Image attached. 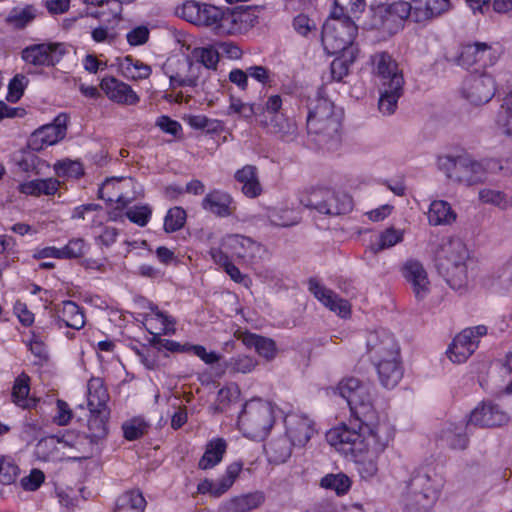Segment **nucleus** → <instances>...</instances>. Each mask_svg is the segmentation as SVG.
Here are the masks:
<instances>
[{"mask_svg":"<svg viewBox=\"0 0 512 512\" xmlns=\"http://www.w3.org/2000/svg\"><path fill=\"white\" fill-rule=\"evenodd\" d=\"M292 446L293 444L287 436L271 440L265 445L268 460L275 464L284 463L291 456Z\"/></svg>","mask_w":512,"mask_h":512,"instance_id":"38","label":"nucleus"},{"mask_svg":"<svg viewBox=\"0 0 512 512\" xmlns=\"http://www.w3.org/2000/svg\"><path fill=\"white\" fill-rule=\"evenodd\" d=\"M508 422L507 413L492 401H482L470 413L468 424L479 427H496Z\"/></svg>","mask_w":512,"mask_h":512,"instance_id":"19","label":"nucleus"},{"mask_svg":"<svg viewBox=\"0 0 512 512\" xmlns=\"http://www.w3.org/2000/svg\"><path fill=\"white\" fill-rule=\"evenodd\" d=\"M257 365V361L247 355H237L225 362V368L231 373H250Z\"/></svg>","mask_w":512,"mask_h":512,"instance_id":"54","label":"nucleus"},{"mask_svg":"<svg viewBox=\"0 0 512 512\" xmlns=\"http://www.w3.org/2000/svg\"><path fill=\"white\" fill-rule=\"evenodd\" d=\"M443 478L434 471H419L410 479L403 498L406 512H427L436 503Z\"/></svg>","mask_w":512,"mask_h":512,"instance_id":"5","label":"nucleus"},{"mask_svg":"<svg viewBox=\"0 0 512 512\" xmlns=\"http://www.w3.org/2000/svg\"><path fill=\"white\" fill-rule=\"evenodd\" d=\"M62 248L64 259H78L86 254L88 245L83 238H72Z\"/></svg>","mask_w":512,"mask_h":512,"instance_id":"62","label":"nucleus"},{"mask_svg":"<svg viewBox=\"0 0 512 512\" xmlns=\"http://www.w3.org/2000/svg\"><path fill=\"white\" fill-rule=\"evenodd\" d=\"M222 10L219 8L206 4L200 3V13L198 19V26H212L218 25L219 19H221Z\"/></svg>","mask_w":512,"mask_h":512,"instance_id":"59","label":"nucleus"},{"mask_svg":"<svg viewBox=\"0 0 512 512\" xmlns=\"http://www.w3.org/2000/svg\"><path fill=\"white\" fill-rule=\"evenodd\" d=\"M409 18L415 23H426L451 9L450 0H411Z\"/></svg>","mask_w":512,"mask_h":512,"instance_id":"20","label":"nucleus"},{"mask_svg":"<svg viewBox=\"0 0 512 512\" xmlns=\"http://www.w3.org/2000/svg\"><path fill=\"white\" fill-rule=\"evenodd\" d=\"M285 426L286 436L296 447H304L316 432L314 421L305 415H287Z\"/></svg>","mask_w":512,"mask_h":512,"instance_id":"21","label":"nucleus"},{"mask_svg":"<svg viewBox=\"0 0 512 512\" xmlns=\"http://www.w3.org/2000/svg\"><path fill=\"white\" fill-rule=\"evenodd\" d=\"M264 501V494L257 491L254 493L234 497L225 502L221 509L223 512H250L251 510L261 506Z\"/></svg>","mask_w":512,"mask_h":512,"instance_id":"34","label":"nucleus"},{"mask_svg":"<svg viewBox=\"0 0 512 512\" xmlns=\"http://www.w3.org/2000/svg\"><path fill=\"white\" fill-rule=\"evenodd\" d=\"M367 352L372 362L400 357L399 345L393 334L386 329L370 332L366 340Z\"/></svg>","mask_w":512,"mask_h":512,"instance_id":"16","label":"nucleus"},{"mask_svg":"<svg viewBox=\"0 0 512 512\" xmlns=\"http://www.w3.org/2000/svg\"><path fill=\"white\" fill-rule=\"evenodd\" d=\"M148 308L153 316L146 315L145 320L151 325L153 321L160 323L159 332L157 334L171 335L175 333L176 320L173 317L159 310L158 306L153 303H149Z\"/></svg>","mask_w":512,"mask_h":512,"instance_id":"51","label":"nucleus"},{"mask_svg":"<svg viewBox=\"0 0 512 512\" xmlns=\"http://www.w3.org/2000/svg\"><path fill=\"white\" fill-rule=\"evenodd\" d=\"M299 201L304 207L325 215L345 214L352 209V199L348 194L323 187L301 192Z\"/></svg>","mask_w":512,"mask_h":512,"instance_id":"9","label":"nucleus"},{"mask_svg":"<svg viewBox=\"0 0 512 512\" xmlns=\"http://www.w3.org/2000/svg\"><path fill=\"white\" fill-rule=\"evenodd\" d=\"M402 275L410 285L418 301L425 299L431 290V283L424 266L418 260H407L402 269Z\"/></svg>","mask_w":512,"mask_h":512,"instance_id":"18","label":"nucleus"},{"mask_svg":"<svg viewBox=\"0 0 512 512\" xmlns=\"http://www.w3.org/2000/svg\"><path fill=\"white\" fill-rule=\"evenodd\" d=\"M478 199L484 204L493 205L500 209H507L506 194L503 191L482 188L478 192Z\"/></svg>","mask_w":512,"mask_h":512,"instance_id":"57","label":"nucleus"},{"mask_svg":"<svg viewBox=\"0 0 512 512\" xmlns=\"http://www.w3.org/2000/svg\"><path fill=\"white\" fill-rule=\"evenodd\" d=\"M485 286L494 293L508 292L512 287V269L510 267L497 269L485 280Z\"/></svg>","mask_w":512,"mask_h":512,"instance_id":"44","label":"nucleus"},{"mask_svg":"<svg viewBox=\"0 0 512 512\" xmlns=\"http://www.w3.org/2000/svg\"><path fill=\"white\" fill-rule=\"evenodd\" d=\"M56 322L59 328L62 325L80 330L85 325V317L80 307L73 301H63L55 309Z\"/></svg>","mask_w":512,"mask_h":512,"instance_id":"29","label":"nucleus"},{"mask_svg":"<svg viewBox=\"0 0 512 512\" xmlns=\"http://www.w3.org/2000/svg\"><path fill=\"white\" fill-rule=\"evenodd\" d=\"M373 363L376 367L379 381L383 387L392 389L398 385L404 373L400 357L387 358Z\"/></svg>","mask_w":512,"mask_h":512,"instance_id":"28","label":"nucleus"},{"mask_svg":"<svg viewBox=\"0 0 512 512\" xmlns=\"http://www.w3.org/2000/svg\"><path fill=\"white\" fill-rule=\"evenodd\" d=\"M60 442L61 438L55 436L41 439L35 448L37 457L44 461H55L60 459V450L63 449Z\"/></svg>","mask_w":512,"mask_h":512,"instance_id":"47","label":"nucleus"},{"mask_svg":"<svg viewBox=\"0 0 512 512\" xmlns=\"http://www.w3.org/2000/svg\"><path fill=\"white\" fill-rule=\"evenodd\" d=\"M308 289L318 301L340 317L345 318L350 315L349 302L339 297L333 290L322 285L318 280L310 279Z\"/></svg>","mask_w":512,"mask_h":512,"instance_id":"23","label":"nucleus"},{"mask_svg":"<svg viewBox=\"0 0 512 512\" xmlns=\"http://www.w3.org/2000/svg\"><path fill=\"white\" fill-rule=\"evenodd\" d=\"M357 30V25L350 17L338 15L334 11L322 29L321 40L325 52L329 55H337L353 42Z\"/></svg>","mask_w":512,"mask_h":512,"instance_id":"10","label":"nucleus"},{"mask_svg":"<svg viewBox=\"0 0 512 512\" xmlns=\"http://www.w3.org/2000/svg\"><path fill=\"white\" fill-rule=\"evenodd\" d=\"M403 238V230L389 227L379 234L376 242L371 243L370 249L374 254H377L382 250L389 249L402 242Z\"/></svg>","mask_w":512,"mask_h":512,"instance_id":"49","label":"nucleus"},{"mask_svg":"<svg viewBox=\"0 0 512 512\" xmlns=\"http://www.w3.org/2000/svg\"><path fill=\"white\" fill-rule=\"evenodd\" d=\"M409 11L406 1L386 3L374 0L358 19L363 29L378 30L387 36H393L404 28Z\"/></svg>","mask_w":512,"mask_h":512,"instance_id":"3","label":"nucleus"},{"mask_svg":"<svg viewBox=\"0 0 512 512\" xmlns=\"http://www.w3.org/2000/svg\"><path fill=\"white\" fill-rule=\"evenodd\" d=\"M186 221V212L181 207H173L168 210L164 219V230L168 233L180 230Z\"/></svg>","mask_w":512,"mask_h":512,"instance_id":"55","label":"nucleus"},{"mask_svg":"<svg viewBox=\"0 0 512 512\" xmlns=\"http://www.w3.org/2000/svg\"><path fill=\"white\" fill-rule=\"evenodd\" d=\"M468 261V248L460 238H450L441 245L437 266L452 289L460 290L466 287Z\"/></svg>","mask_w":512,"mask_h":512,"instance_id":"4","label":"nucleus"},{"mask_svg":"<svg viewBox=\"0 0 512 512\" xmlns=\"http://www.w3.org/2000/svg\"><path fill=\"white\" fill-rule=\"evenodd\" d=\"M227 443L222 438H216L209 441L206 445L205 452L199 460L200 469L207 470L219 464L226 452Z\"/></svg>","mask_w":512,"mask_h":512,"instance_id":"37","label":"nucleus"},{"mask_svg":"<svg viewBox=\"0 0 512 512\" xmlns=\"http://www.w3.org/2000/svg\"><path fill=\"white\" fill-rule=\"evenodd\" d=\"M66 135V117L58 116L54 123L35 130L28 138L27 147L31 150H43L62 140Z\"/></svg>","mask_w":512,"mask_h":512,"instance_id":"17","label":"nucleus"},{"mask_svg":"<svg viewBox=\"0 0 512 512\" xmlns=\"http://www.w3.org/2000/svg\"><path fill=\"white\" fill-rule=\"evenodd\" d=\"M264 107L265 104L262 105L260 103H246L239 98L231 97L227 115L237 114L239 117L245 120H249L255 116L259 122L260 114H262Z\"/></svg>","mask_w":512,"mask_h":512,"instance_id":"45","label":"nucleus"},{"mask_svg":"<svg viewBox=\"0 0 512 512\" xmlns=\"http://www.w3.org/2000/svg\"><path fill=\"white\" fill-rule=\"evenodd\" d=\"M148 308L153 316L146 315L145 320L151 325L153 321L160 323L159 332L157 334L171 335L175 333L176 320L173 317L159 310L158 306L153 303H149Z\"/></svg>","mask_w":512,"mask_h":512,"instance_id":"52","label":"nucleus"},{"mask_svg":"<svg viewBox=\"0 0 512 512\" xmlns=\"http://www.w3.org/2000/svg\"><path fill=\"white\" fill-rule=\"evenodd\" d=\"M100 86L107 97L115 103L135 105L139 102V97L132 88L114 77L103 78Z\"/></svg>","mask_w":512,"mask_h":512,"instance_id":"27","label":"nucleus"},{"mask_svg":"<svg viewBox=\"0 0 512 512\" xmlns=\"http://www.w3.org/2000/svg\"><path fill=\"white\" fill-rule=\"evenodd\" d=\"M242 468V462L231 463L221 479L216 482L208 479L203 480L198 484V491L202 494L208 493L213 497L222 496L232 487Z\"/></svg>","mask_w":512,"mask_h":512,"instance_id":"24","label":"nucleus"},{"mask_svg":"<svg viewBox=\"0 0 512 512\" xmlns=\"http://www.w3.org/2000/svg\"><path fill=\"white\" fill-rule=\"evenodd\" d=\"M62 448H70L74 451L73 458L87 459L100 451V446L94 442L86 433L75 434L69 432L61 437Z\"/></svg>","mask_w":512,"mask_h":512,"instance_id":"26","label":"nucleus"},{"mask_svg":"<svg viewBox=\"0 0 512 512\" xmlns=\"http://www.w3.org/2000/svg\"><path fill=\"white\" fill-rule=\"evenodd\" d=\"M495 124L502 135L512 139V90L503 99Z\"/></svg>","mask_w":512,"mask_h":512,"instance_id":"46","label":"nucleus"},{"mask_svg":"<svg viewBox=\"0 0 512 512\" xmlns=\"http://www.w3.org/2000/svg\"><path fill=\"white\" fill-rule=\"evenodd\" d=\"M109 394L101 378H91L87 384V401L89 410L109 409Z\"/></svg>","mask_w":512,"mask_h":512,"instance_id":"35","label":"nucleus"},{"mask_svg":"<svg viewBox=\"0 0 512 512\" xmlns=\"http://www.w3.org/2000/svg\"><path fill=\"white\" fill-rule=\"evenodd\" d=\"M315 104L308 105L307 129L314 134L317 144L327 150H333L339 143L341 128L340 116L334 112L333 103L317 94Z\"/></svg>","mask_w":512,"mask_h":512,"instance_id":"2","label":"nucleus"},{"mask_svg":"<svg viewBox=\"0 0 512 512\" xmlns=\"http://www.w3.org/2000/svg\"><path fill=\"white\" fill-rule=\"evenodd\" d=\"M146 500L138 490L126 491L116 501L114 512H144Z\"/></svg>","mask_w":512,"mask_h":512,"instance_id":"43","label":"nucleus"},{"mask_svg":"<svg viewBox=\"0 0 512 512\" xmlns=\"http://www.w3.org/2000/svg\"><path fill=\"white\" fill-rule=\"evenodd\" d=\"M274 424V407L261 399L245 403L238 417V425L244 435L256 440L264 439Z\"/></svg>","mask_w":512,"mask_h":512,"instance_id":"7","label":"nucleus"},{"mask_svg":"<svg viewBox=\"0 0 512 512\" xmlns=\"http://www.w3.org/2000/svg\"><path fill=\"white\" fill-rule=\"evenodd\" d=\"M89 412L90 415L87 421L86 434L94 440L96 444L101 446L109 432L108 420L110 417V410H89Z\"/></svg>","mask_w":512,"mask_h":512,"instance_id":"31","label":"nucleus"},{"mask_svg":"<svg viewBox=\"0 0 512 512\" xmlns=\"http://www.w3.org/2000/svg\"><path fill=\"white\" fill-rule=\"evenodd\" d=\"M19 474L18 466L9 457L0 456V483L12 484Z\"/></svg>","mask_w":512,"mask_h":512,"instance_id":"60","label":"nucleus"},{"mask_svg":"<svg viewBox=\"0 0 512 512\" xmlns=\"http://www.w3.org/2000/svg\"><path fill=\"white\" fill-rule=\"evenodd\" d=\"M181 53L188 64H218L220 59L239 60L242 50L232 42H220L215 45L193 46L183 44Z\"/></svg>","mask_w":512,"mask_h":512,"instance_id":"13","label":"nucleus"},{"mask_svg":"<svg viewBox=\"0 0 512 512\" xmlns=\"http://www.w3.org/2000/svg\"><path fill=\"white\" fill-rule=\"evenodd\" d=\"M223 247L233 256L246 262L254 261L262 251L260 244L241 235H229L223 241Z\"/></svg>","mask_w":512,"mask_h":512,"instance_id":"25","label":"nucleus"},{"mask_svg":"<svg viewBox=\"0 0 512 512\" xmlns=\"http://www.w3.org/2000/svg\"><path fill=\"white\" fill-rule=\"evenodd\" d=\"M352 481L342 473H330L322 477L320 486L324 489L334 491L338 496L345 495L351 488Z\"/></svg>","mask_w":512,"mask_h":512,"instance_id":"50","label":"nucleus"},{"mask_svg":"<svg viewBox=\"0 0 512 512\" xmlns=\"http://www.w3.org/2000/svg\"><path fill=\"white\" fill-rule=\"evenodd\" d=\"M487 334V327L478 325L462 330L450 344L447 355L454 363L465 362L477 349L480 338Z\"/></svg>","mask_w":512,"mask_h":512,"instance_id":"15","label":"nucleus"},{"mask_svg":"<svg viewBox=\"0 0 512 512\" xmlns=\"http://www.w3.org/2000/svg\"><path fill=\"white\" fill-rule=\"evenodd\" d=\"M373 73L379 90L378 110L383 116L393 115L403 95V73L399 66H377Z\"/></svg>","mask_w":512,"mask_h":512,"instance_id":"8","label":"nucleus"},{"mask_svg":"<svg viewBox=\"0 0 512 512\" xmlns=\"http://www.w3.org/2000/svg\"><path fill=\"white\" fill-rule=\"evenodd\" d=\"M122 179H107L98 190V197L108 202H116L122 206L128 203V200L120 193L119 184Z\"/></svg>","mask_w":512,"mask_h":512,"instance_id":"53","label":"nucleus"},{"mask_svg":"<svg viewBox=\"0 0 512 512\" xmlns=\"http://www.w3.org/2000/svg\"><path fill=\"white\" fill-rule=\"evenodd\" d=\"M427 217L430 225L439 226L452 224L457 215L447 201L434 200L429 206Z\"/></svg>","mask_w":512,"mask_h":512,"instance_id":"36","label":"nucleus"},{"mask_svg":"<svg viewBox=\"0 0 512 512\" xmlns=\"http://www.w3.org/2000/svg\"><path fill=\"white\" fill-rule=\"evenodd\" d=\"M438 168L452 182L465 186L482 183L487 178V165L473 159L470 155H443L438 157Z\"/></svg>","mask_w":512,"mask_h":512,"instance_id":"6","label":"nucleus"},{"mask_svg":"<svg viewBox=\"0 0 512 512\" xmlns=\"http://www.w3.org/2000/svg\"><path fill=\"white\" fill-rule=\"evenodd\" d=\"M59 181L54 178L31 180L19 185V191L26 195H54L58 191Z\"/></svg>","mask_w":512,"mask_h":512,"instance_id":"41","label":"nucleus"},{"mask_svg":"<svg viewBox=\"0 0 512 512\" xmlns=\"http://www.w3.org/2000/svg\"><path fill=\"white\" fill-rule=\"evenodd\" d=\"M40 14L39 10L31 4L24 7H14L6 17V23L15 29H24Z\"/></svg>","mask_w":512,"mask_h":512,"instance_id":"40","label":"nucleus"},{"mask_svg":"<svg viewBox=\"0 0 512 512\" xmlns=\"http://www.w3.org/2000/svg\"><path fill=\"white\" fill-rule=\"evenodd\" d=\"M124 437L129 440H136L144 435L148 429V424L142 418H133L123 424Z\"/></svg>","mask_w":512,"mask_h":512,"instance_id":"61","label":"nucleus"},{"mask_svg":"<svg viewBox=\"0 0 512 512\" xmlns=\"http://www.w3.org/2000/svg\"><path fill=\"white\" fill-rule=\"evenodd\" d=\"M496 81L484 66L468 70L461 87L460 94L469 104L482 106L491 101L496 93Z\"/></svg>","mask_w":512,"mask_h":512,"instance_id":"11","label":"nucleus"},{"mask_svg":"<svg viewBox=\"0 0 512 512\" xmlns=\"http://www.w3.org/2000/svg\"><path fill=\"white\" fill-rule=\"evenodd\" d=\"M55 170L59 176L78 178L83 174L82 165L77 161H61L55 165Z\"/></svg>","mask_w":512,"mask_h":512,"instance_id":"64","label":"nucleus"},{"mask_svg":"<svg viewBox=\"0 0 512 512\" xmlns=\"http://www.w3.org/2000/svg\"><path fill=\"white\" fill-rule=\"evenodd\" d=\"M486 54L491 55V47L486 44H469L462 47L456 57L449 58L448 60L462 64H476L480 61H485Z\"/></svg>","mask_w":512,"mask_h":512,"instance_id":"42","label":"nucleus"},{"mask_svg":"<svg viewBox=\"0 0 512 512\" xmlns=\"http://www.w3.org/2000/svg\"><path fill=\"white\" fill-rule=\"evenodd\" d=\"M236 337L238 340H241L246 347H253L260 356L266 359L274 358L276 347L272 339L248 331H237Z\"/></svg>","mask_w":512,"mask_h":512,"instance_id":"33","label":"nucleus"},{"mask_svg":"<svg viewBox=\"0 0 512 512\" xmlns=\"http://www.w3.org/2000/svg\"><path fill=\"white\" fill-rule=\"evenodd\" d=\"M36 150L23 149L13 155V161L19 170L35 175H45L50 170V164L37 156Z\"/></svg>","mask_w":512,"mask_h":512,"instance_id":"30","label":"nucleus"},{"mask_svg":"<svg viewBox=\"0 0 512 512\" xmlns=\"http://www.w3.org/2000/svg\"><path fill=\"white\" fill-rule=\"evenodd\" d=\"M338 394L347 402L355 421L332 428L326 434L328 443L339 452L350 455L361 478L371 479L378 472L380 455L392 439L385 423L374 422L373 387L354 377L343 379Z\"/></svg>","mask_w":512,"mask_h":512,"instance_id":"1","label":"nucleus"},{"mask_svg":"<svg viewBox=\"0 0 512 512\" xmlns=\"http://www.w3.org/2000/svg\"><path fill=\"white\" fill-rule=\"evenodd\" d=\"M76 53L72 45L65 43H40L26 47L22 51V59L27 64H56L67 60Z\"/></svg>","mask_w":512,"mask_h":512,"instance_id":"14","label":"nucleus"},{"mask_svg":"<svg viewBox=\"0 0 512 512\" xmlns=\"http://www.w3.org/2000/svg\"><path fill=\"white\" fill-rule=\"evenodd\" d=\"M282 107V98L279 95H271L265 102V107L260 114L259 124L267 132L276 135L284 141H292L297 135L296 123L285 117L280 112Z\"/></svg>","mask_w":512,"mask_h":512,"instance_id":"12","label":"nucleus"},{"mask_svg":"<svg viewBox=\"0 0 512 512\" xmlns=\"http://www.w3.org/2000/svg\"><path fill=\"white\" fill-rule=\"evenodd\" d=\"M218 34H237L241 33V27L237 22L236 11H227L221 13L218 25L215 27Z\"/></svg>","mask_w":512,"mask_h":512,"instance_id":"56","label":"nucleus"},{"mask_svg":"<svg viewBox=\"0 0 512 512\" xmlns=\"http://www.w3.org/2000/svg\"><path fill=\"white\" fill-rule=\"evenodd\" d=\"M269 220L273 225L289 227L299 222V216L290 209H275L269 213Z\"/></svg>","mask_w":512,"mask_h":512,"instance_id":"58","label":"nucleus"},{"mask_svg":"<svg viewBox=\"0 0 512 512\" xmlns=\"http://www.w3.org/2000/svg\"><path fill=\"white\" fill-rule=\"evenodd\" d=\"M27 83L28 81L24 75H15L9 82L6 99L11 103L17 102L23 95Z\"/></svg>","mask_w":512,"mask_h":512,"instance_id":"63","label":"nucleus"},{"mask_svg":"<svg viewBox=\"0 0 512 512\" xmlns=\"http://www.w3.org/2000/svg\"><path fill=\"white\" fill-rule=\"evenodd\" d=\"M235 180L241 184L242 193L248 198H256L262 193L258 169L253 165H245L237 170Z\"/></svg>","mask_w":512,"mask_h":512,"instance_id":"32","label":"nucleus"},{"mask_svg":"<svg viewBox=\"0 0 512 512\" xmlns=\"http://www.w3.org/2000/svg\"><path fill=\"white\" fill-rule=\"evenodd\" d=\"M201 207L214 216L226 218L235 213L237 203L230 193L221 189H212L202 199Z\"/></svg>","mask_w":512,"mask_h":512,"instance_id":"22","label":"nucleus"},{"mask_svg":"<svg viewBox=\"0 0 512 512\" xmlns=\"http://www.w3.org/2000/svg\"><path fill=\"white\" fill-rule=\"evenodd\" d=\"M29 377L26 374L18 376L12 388V400L13 402L24 409H31L36 406L37 400L29 397L30 386Z\"/></svg>","mask_w":512,"mask_h":512,"instance_id":"39","label":"nucleus"},{"mask_svg":"<svg viewBox=\"0 0 512 512\" xmlns=\"http://www.w3.org/2000/svg\"><path fill=\"white\" fill-rule=\"evenodd\" d=\"M470 424L451 425L443 431L442 440L452 449L464 450L468 445V437L466 429Z\"/></svg>","mask_w":512,"mask_h":512,"instance_id":"48","label":"nucleus"}]
</instances>
